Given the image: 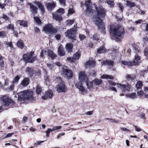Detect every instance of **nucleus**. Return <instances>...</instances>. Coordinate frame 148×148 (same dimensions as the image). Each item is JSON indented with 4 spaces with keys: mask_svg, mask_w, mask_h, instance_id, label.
Here are the masks:
<instances>
[{
    "mask_svg": "<svg viewBox=\"0 0 148 148\" xmlns=\"http://www.w3.org/2000/svg\"><path fill=\"white\" fill-rule=\"evenodd\" d=\"M95 9L97 13V16L95 17V23L98 27L101 32H104L105 28L102 20L100 18H104L106 15V10L102 6H100L98 7L95 6Z\"/></svg>",
    "mask_w": 148,
    "mask_h": 148,
    "instance_id": "obj_1",
    "label": "nucleus"
},
{
    "mask_svg": "<svg viewBox=\"0 0 148 148\" xmlns=\"http://www.w3.org/2000/svg\"><path fill=\"white\" fill-rule=\"evenodd\" d=\"M125 33L124 28L121 25H118L114 26L113 25H111L110 33L112 36L117 40L120 41L122 38Z\"/></svg>",
    "mask_w": 148,
    "mask_h": 148,
    "instance_id": "obj_2",
    "label": "nucleus"
},
{
    "mask_svg": "<svg viewBox=\"0 0 148 148\" xmlns=\"http://www.w3.org/2000/svg\"><path fill=\"white\" fill-rule=\"evenodd\" d=\"M33 92L31 90L28 89L20 92L18 95V99L20 101L25 100L34 101V98L33 96Z\"/></svg>",
    "mask_w": 148,
    "mask_h": 148,
    "instance_id": "obj_3",
    "label": "nucleus"
},
{
    "mask_svg": "<svg viewBox=\"0 0 148 148\" xmlns=\"http://www.w3.org/2000/svg\"><path fill=\"white\" fill-rule=\"evenodd\" d=\"M56 80L58 84L57 86V90L58 93L66 92L67 90V88L65 85L64 82L59 77H56Z\"/></svg>",
    "mask_w": 148,
    "mask_h": 148,
    "instance_id": "obj_4",
    "label": "nucleus"
},
{
    "mask_svg": "<svg viewBox=\"0 0 148 148\" xmlns=\"http://www.w3.org/2000/svg\"><path fill=\"white\" fill-rule=\"evenodd\" d=\"M74 27H75L67 30L65 33L66 36L72 40H75L76 37V32L77 29L75 25Z\"/></svg>",
    "mask_w": 148,
    "mask_h": 148,
    "instance_id": "obj_5",
    "label": "nucleus"
},
{
    "mask_svg": "<svg viewBox=\"0 0 148 148\" xmlns=\"http://www.w3.org/2000/svg\"><path fill=\"white\" fill-rule=\"evenodd\" d=\"M134 60L132 61H121L122 63L124 65L128 66H132L138 65L140 62V56H135Z\"/></svg>",
    "mask_w": 148,
    "mask_h": 148,
    "instance_id": "obj_6",
    "label": "nucleus"
},
{
    "mask_svg": "<svg viewBox=\"0 0 148 148\" xmlns=\"http://www.w3.org/2000/svg\"><path fill=\"white\" fill-rule=\"evenodd\" d=\"M43 30L46 33H48L50 34L56 33L57 31L51 24H48L43 27Z\"/></svg>",
    "mask_w": 148,
    "mask_h": 148,
    "instance_id": "obj_7",
    "label": "nucleus"
},
{
    "mask_svg": "<svg viewBox=\"0 0 148 148\" xmlns=\"http://www.w3.org/2000/svg\"><path fill=\"white\" fill-rule=\"evenodd\" d=\"M1 103L5 106H8L10 104H14L15 102L12 100L10 99L6 96H2L1 98Z\"/></svg>",
    "mask_w": 148,
    "mask_h": 148,
    "instance_id": "obj_8",
    "label": "nucleus"
},
{
    "mask_svg": "<svg viewBox=\"0 0 148 148\" xmlns=\"http://www.w3.org/2000/svg\"><path fill=\"white\" fill-rule=\"evenodd\" d=\"M62 73L63 75L67 79H69L73 77V73L72 70L68 69L66 66H64L62 69Z\"/></svg>",
    "mask_w": 148,
    "mask_h": 148,
    "instance_id": "obj_9",
    "label": "nucleus"
},
{
    "mask_svg": "<svg viewBox=\"0 0 148 148\" xmlns=\"http://www.w3.org/2000/svg\"><path fill=\"white\" fill-rule=\"evenodd\" d=\"M118 87L121 90L122 92L125 93L126 91H129L131 88V86L128 84H121L117 83Z\"/></svg>",
    "mask_w": 148,
    "mask_h": 148,
    "instance_id": "obj_10",
    "label": "nucleus"
},
{
    "mask_svg": "<svg viewBox=\"0 0 148 148\" xmlns=\"http://www.w3.org/2000/svg\"><path fill=\"white\" fill-rule=\"evenodd\" d=\"M88 77L85 75L84 72H80L79 73V81L85 82L86 81L88 80Z\"/></svg>",
    "mask_w": 148,
    "mask_h": 148,
    "instance_id": "obj_11",
    "label": "nucleus"
},
{
    "mask_svg": "<svg viewBox=\"0 0 148 148\" xmlns=\"http://www.w3.org/2000/svg\"><path fill=\"white\" fill-rule=\"evenodd\" d=\"M53 95V91L52 90H49L45 92L44 95L42 97V99L45 100L47 99L51 98Z\"/></svg>",
    "mask_w": 148,
    "mask_h": 148,
    "instance_id": "obj_12",
    "label": "nucleus"
},
{
    "mask_svg": "<svg viewBox=\"0 0 148 148\" xmlns=\"http://www.w3.org/2000/svg\"><path fill=\"white\" fill-rule=\"evenodd\" d=\"M84 82L79 81L77 82L75 84V86L78 88L79 91L82 93L84 92L85 91V89L83 86L82 83Z\"/></svg>",
    "mask_w": 148,
    "mask_h": 148,
    "instance_id": "obj_13",
    "label": "nucleus"
},
{
    "mask_svg": "<svg viewBox=\"0 0 148 148\" xmlns=\"http://www.w3.org/2000/svg\"><path fill=\"white\" fill-rule=\"evenodd\" d=\"M23 60L27 62H33L36 59L35 56H23Z\"/></svg>",
    "mask_w": 148,
    "mask_h": 148,
    "instance_id": "obj_14",
    "label": "nucleus"
},
{
    "mask_svg": "<svg viewBox=\"0 0 148 148\" xmlns=\"http://www.w3.org/2000/svg\"><path fill=\"white\" fill-rule=\"evenodd\" d=\"M95 62L94 60H89L85 63V67L86 68H91L95 66Z\"/></svg>",
    "mask_w": 148,
    "mask_h": 148,
    "instance_id": "obj_15",
    "label": "nucleus"
},
{
    "mask_svg": "<svg viewBox=\"0 0 148 148\" xmlns=\"http://www.w3.org/2000/svg\"><path fill=\"white\" fill-rule=\"evenodd\" d=\"M25 72L29 76L32 77L34 74V70L32 68L27 67L25 69Z\"/></svg>",
    "mask_w": 148,
    "mask_h": 148,
    "instance_id": "obj_16",
    "label": "nucleus"
},
{
    "mask_svg": "<svg viewBox=\"0 0 148 148\" xmlns=\"http://www.w3.org/2000/svg\"><path fill=\"white\" fill-rule=\"evenodd\" d=\"M34 4L37 5L38 6L39 9L41 10L42 13H43L45 11V9L44 5L42 4L40 2L36 1L33 2Z\"/></svg>",
    "mask_w": 148,
    "mask_h": 148,
    "instance_id": "obj_17",
    "label": "nucleus"
},
{
    "mask_svg": "<svg viewBox=\"0 0 148 148\" xmlns=\"http://www.w3.org/2000/svg\"><path fill=\"white\" fill-rule=\"evenodd\" d=\"M113 62L110 60H106L105 61H103L101 62V65H108L109 66H113L114 64Z\"/></svg>",
    "mask_w": 148,
    "mask_h": 148,
    "instance_id": "obj_18",
    "label": "nucleus"
},
{
    "mask_svg": "<svg viewBox=\"0 0 148 148\" xmlns=\"http://www.w3.org/2000/svg\"><path fill=\"white\" fill-rule=\"evenodd\" d=\"M56 6V4L54 2L48 3L47 4V7L49 10L51 11Z\"/></svg>",
    "mask_w": 148,
    "mask_h": 148,
    "instance_id": "obj_19",
    "label": "nucleus"
},
{
    "mask_svg": "<svg viewBox=\"0 0 148 148\" xmlns=\"http://www.w3.org/2000/svg\"><path fill=\"white\" fill-rule=\"evenodd\" d=\"M60 14L57 12L53 14V17L56 20L60 21L62 19V17Z\"/></svg>",
    "mask_w": 148,
    "mask_h": 148,
    "instance_id": "obj_20",
    "label": "nucleus"
},
{
    "mask_svg": "<svg viewBox=\"0 0 148 148\" xmlns=\"http://www.w3.org/2000/svg\"><path fill=\"white\" fill-rule=\"evenodd\" d=\"M73 44L71 43H69L66 45V48L67 51L69 52H71L72 51L73 47Z\"/></svg>",
    "mask_w": 148,
    "mask_h": 148,
    "instance_id": "obj_21",
    "label": "nucleus"
},
{
    "mask_svg": "<svg viewBox=\"0 0 148 148\" xmlns=\"http://www.w3.org/2000/svg\"><path fill=\"white\" fill-rule=\"evenodd\" d=\"M28 5L30 6L31 10L32 12L35 14L37 12L38 8L31 3H28Z\"/></svg>",
    "mask_w": 148,
    "mask_h": 148,
    "instance_id": "obj_22",
    "label": "nucleus"
},
{
    "mask_svg": "<svg viewBox=\"0 0 148 148\" xmlns=\"http://www.w3.org/2000/svg\"><path fill=\"white\" fill-rule=\"evenodd\" d=\"M29 79L28 77H26L24 79L21 83V84L23 86H26L29 84Z\"/></svg>",
    "mask_w": 148,
    "mask_h": 148,
    "instance_id": "obj_23",
    "label": "nucleus"
},
{
    "mask_svg": "<svg viewBox=\"0 0 148 148\" xmlns=\"http://www.w3.org/2000/svg\"><path fill=\"white\" fill-rule=\"evenodd\" d=\"M90 2L89 1H87L85 2V5L86 8V11L89 13L92 12V9L91 7L90 6Z\"/></svg>",
    "mask_w": 148,
    "mask_h": 148,
    "instance_id": "obj_24",
    "label": "nucleus"
},
{
    "mask_svg": "<svg viewBox=\"0 0 148 148\" xmlns=\"http://www.w3.org/2000/svg\"><path fill=\"white\" fill-rule=\"evenodd\" d=\"M80 56H73L72 57L67 58V60L70 62H73L76 60L79 59Z\"/></svg>",
    "mask_w": 148,
    "mask_h": 148,
    "instance_id": "obj_25",
    "label": "nucleus"
},
{
    "mask_svg": "<svg viewBox=\"0 0 148 148\" xmlns=\"http://www.w3.org/2000/svg\"><path fill=\"white\" fill-rule=\"evenodd\" d=\"M16 23L24 27L27 26V22L25 21L18 20L16 21Z\"/></svg>",
    "mask_w": 148,
    "mask_h": 148,
    "instance_id": "obj_26",
    "label": "nucleus"
},
{
    "mask_svg": "<svg viewBox=\"0 0 148 148\" xmlns=\"http://www.w3.org/2000/svg\"><path fill=\"white\" fill-rule=\"evenodd\" d=\"M16 45L18 47L21 49H23V48L25 47V45L23 43V41L21 40H18L17 42L16 43Z\"/></svg>",
    "mask_w": 148,
    "mask_h": 148,
    "instance_id": "obj_27",
    "label": "nucleus"
},
{
    "mask_svg": "<svg viewBox=\"0 0 148 148\" xmlns=\"http://www.w3.org/2000/svg\"><path fill=\"white\" fill-rule=\"evenodd\" d=\"M101 78L103 79H113L114 77L112 75H109L107 74H104L101 76Z\"/></svg>",
    "mask_w": 148,
    "mask_h": 148,
    "instance_id": "obj_28",
    "label": "nucleus"
},
{
    "mask_svg": "<svg viewBox=\"0 0 148 148\" xmlns=\"http://www.w3.org/2000/svg\"><path fill=\"white\" fill-rule=\"evenodd\" d=\"M106 50L104 47H100L97 49V53L99 54L103 53L106 51Z\"/></svg>",
    "mask_w": 148,
    "mask_h": 148,
    "instance_id": "obj_29",
    "label": "nucleus"
},
{
    "mask_svg": "<svg viewBox=\"0 0 148 148\" xmlns=\"http://www.w3.org/2000/svg\"><path fill=\"white\" fill-rule=\"evenodd\" d=\"M58 52L59 55L60 56H64L65 54V52L63 48L60 46H59L58 48Z\"/></svg>",
    "mask_w": 148,
    "mask_h": 148,
    "instance_id": "obj_30",
    "label": "nucleus"
},
{
    "mask_svg": "<svg viewBox=\"0 0 148 148\" xmlns=\"http://www.w3.org/2000/svg\"><path fill=\"white\" fill-rule=\"evenodd\" d=\"M125 97H126L130 98L131 99H134L136 97V94L135 93L127 94L125 95Z\"/></svg>",
    "mask_w": 148,
    "mask_h": 148,
    "instance_id": "obj_31",
    "label": "nucleus"
},
{
    "mask_svg": "<svg viewBox=\"0 0 148 148\" xmlns=\"http://www.w3.org/2000/svg\"><path fill=\"white\" fill-rule=\"evenodd\" d=\"M55 129H54V127L52 128H48L47 130L45 131V133H46V136L47 137H48L50 133L53 131H55Z\"/></svg>",
    "mask_w": 148,
    "mask_h": 148,
    "instance_id": "obj_32",
    "label": "nucleus"
},
{
    "mask_svg": "<svg viewBox=\"0 0 148 148\" xmlns=\"http://www.w3.org/2000/svg\"><path fill=\"white\" fill-rule=\"evenodd\" d=\"M42 91L41 87L39 85H37L36 87V92L37 94H40Z\"/></svg>",
    "mask_w": 148,
    "mask_h": 148,
    "instance_id": "obj_33",
    "label": "nucleus"
},
{
    "mask_svg": "<svg viewBox=\"0 0 148 148\" xmlns=\"http://www.w3.org/2000/svg\"><path fill=\"white\" fill-rule=\"evenodd\" d=\"M20 78V77L17 75L13 79L12 83L13 84H14L17 83Z\"/></svg>",
    "mask_w": 148,
    "mask_h": 148,
    "instance_id": "obj_34",
    "label": "nucleus"
},
{
    "mask_svg": "<svg viewBox=\"0 0 148 148\" xmlns=\"http://www.w3.org/2000/svg\"><path fill=\"white\" fill-rule=\"evenodd\" d=\"M126 5L127 6L129 7L130 8H132L135 6V4L134 2H132L129 1H127Z\"/></svg>",
    "mask_w": 148,
    "mask_h": 148,
    "instance_id": "obj_35",
    "label": "nucleus"
},
{
    "mask_svg": "<svg viewBox=\"0 0 148 148\" xmlns=\"http://www.w3.org/2000/svg\"><path fill=\"white\" fill-rule=\"evenodd\" d=\"M85 82L86 83V86L88 89H90L92 87V82H89L88 79Z\"/></svg>",
    "mask_w": 148,
    "mask_h": 148,
    "instance_id": "obj_36",
    "label": "nucleus"
},
{
    "mask_svg": "<svg viewBox=\"0 0 148 148\" xmlns=\"http://www.w3.org/2000/svg\"><path fill=\"white\" fill-rule=\"evenodd\" d=\"M93 82L97 85H99L102 84V81L101 79H96L93 81Z\"/></svg>",
    "mask_w": 148,
    "mask_h": 148,
    "instance_id": "obj_37",
    "label": "nucleus"
},
{
    "mask_svg": "<svg viewBox=\"0 0 148 148\" xmlns=\"http://www.w3.org/2000/svg\"><path fill=\"white\" fill-rule=\"evenodd\" d=\"M142 86V82L140 81H138L136 84V88L137 89L141 88Z\"/></svg>",
    "mask_w": 148,
    "mask_h": 148,
    "instance_id": "obj_38",
    "label": "nucleus"
},
{
    "mask_svg": "<svg viewBox=\"0 0 148 148\" xmlns=\"http://www.w3.org/2000/svg\"><path fill=\"white\" fill-rule=\"evenodd\" d=\"M135 75H128L126 76V78L127 80H132L134 79L135 78Z\"/></svg>",
    "mask_w": 148,
    "mask_h": 148,
    "instance_id": "obj_39",
    "label": "nucleus"
},
{
    "mask_svg": "<svg viewBox=\"0 0 148 148\" xmlns=\"http://www.w3.org/2000/svg\"><path fill=\"white\" fill-rule=\"evenodd\" d=\"M34 19L35 22L38 25H41V22L40 19V18L37 17H34Z\"/></svg>",
    "mask_w": 148,
    "mask_h": 148,
    "instance_id": "obj_40",
    "label": "nucleus"
},
{
    "mask_svg": "<svg viewBox=\"0 0 148 148\" xmlns=\"http://www.w3.org/2000/svg\"><path fill=\"white\" fill-rule=\"evenodd\" d=\"M106 2L111 7H113L114 5V3L113 1L106 0Z\"/></svg>",
    "mask_w": 148,
    "mask_h": 148,
    "instance_id": "obj_41",
    "label": "nucleus"
},
{
    "mask_svg": "<svg viewBox=\"0 0 148 148\" xmlns=\"http://www.w3.org/2000/svg\"><path fill=\"white\" fill-rule=\"evenodd\" d=\"M44 79L46 85L47 86H48L49 84L48 76L46 75V76L45 77Z\"/></svg>",
    "mask_w": 148,
    "mask_h": 148,
    "instance_id": "obj_42",
    "label": "nucleus"
},
{
    "mask_svg": "<svg viewBox=\"0 0 148 148\" xmlns=\"http://www.w3.org/2000/svg\"><path fill=\"white\" fill-rule=\"evenodd\" d=\"M47 54L48 56H56L52 50L49 49L48 50Z\"/></svg>",
    "mask_w": 148,
    "mask_h": 148,
    "instance_id": "obj_43",
    "label": "nucleus"
},
{
    "mask_svg": "<svg viewBox=\"0 0 148 148\" xmlns=\"http://www.w3.org/2000/svg\"><path fill=\"white\" fill-rule=\"evenodd\" d=\"M7 28L14 30V25L13 24H9L7 26Z\"/></svg>",
    "mask_w": 148,
    "mask_h": 148,
    "instance_id": "obj_44",
    "label": "nucleus"
},
{
    "mask_svg": "<svg viewBox=\"0 0 148 148\" xmlns=\"http://www.w3.org/2000/svg\"><path fill=\"white\" fill-rule=\"evenodd\" d=\"M117 5L119 8V10L121 12H122L123 10V6L120 3H118L117 4Z\"/></svg>",
    "mask_w": 148,
    "mask_h": 148,
    "instance_id": "obj_45",
    "label": "nucleus"
},
{
    "mask_svg": "<svg viewBox=\"0 0 148 148\" xmlns=\"http://www.w3.org/2000/svg\"><path fill=\"white\" fill-rule=\"evenodd\" d=\"M6 44L10 47L11 49H13L14 47L13 45L11 42H6Z\"/></svg>",
    "mask_w": 148,
    "mask_h": 148,
    "instance_id": "obj_46",
    "label": "nucleus"
},
{
    "mask_svg": "<svg viewBox=\"0 0 148 148\" xmlns=\"http://www.w3.org/2000/svg\"><path fill=\"white\" fill-rule=\"evenodd\" d=\"M74 22V21L73 20H69L67 21V24L68 25H71Z\"/></svg>",
    "mask_w": 148,
    "mask_h": 148,
    "instance_id": "obj_47",
    "label": "nucleus"
},
{
    "mask_svg": "<svg viewBox=\"0 0 148 148\" xmlns=\"http://www.w3.org/2000/svg\"><path fill=\"white\" fill-rule=\"evenodd\" d=\"M57 12L61 15L64 13V9L62 8L59 9L57 10Z\"/></svg>",
    "mask_w": 148,
    "mask_h": 148,
    "instance_id": "obj_48",
    "label": "nucleus"
},
{
    "mask_svg": "<svg viewBox=\"0 0 148 148\" xmlns=\"http://www.w3.org/2000/svg\"><path fill=\"white\" fill-rule=\"evenodd\" d=\"M54 64H47V66L48 67L49 69H52L54 67Z\"/></svg>",
    "mask_w": 148,
    "mask_h": 148,
    "instance_id": "obj_49",
    "label": "nucleus"
},
{
    "mask_svg": "<svg viewBox=\"0 0 148 148\" xmlns=\"http://www.w3.org/2000/svg\"><path fill=\"white\" fill-rule=\"evenodd\" d=\"M74 12V10L73 9L70 8L69 10L68 14L67 15L68 16H69V14H73Z\"/></svg>",
    "mask_w": 148,
    "mask_h": 148,
    "instance_id": "obj_50",
    "label": "nucleus"
},
{
    "mask_svg": "<svg viewBox=\"0 0 148 148\" xmlns=\"http://www.w3.org/2000/svg\"><path fill=\"white\" fill-rule=\"evenodd\" d=\"M79 37L81 40H83L85 38L86 36L84 35L80 34L79 35Z\"/></svg>",
    "mask_w": 148,
    "mask_h": 148,
    "instance_id": "obj_51",
    "label": "nucleus"
},
{
    "mask_svg": "<svg viewBox=\"0 0 148 148\" xmlns=\"http://www.w3.org/2000/svg\"><path fill=\"white\" fill-rule=\"evenodd\" d=\"M108 82L109 84L110 85L115 86L116 84V83L112 81L108 80Z\"/></svg>",
    "mask_w": 148,
    "mask_h": 148,
    "instance_id": "obj_52",
    "label": "nucleus"
},
{
    "mask_svg": "<svg viewBox=\"0 0 148 148\" xmlns=\"http://www.w3.org/2000/svg\"><path fill=\"white\" fill-rule=\"evenodd\" d=\"M2 18L5 20V21H8L9 20V17L5 14H3Z\"/></svg>",
    "mask_w": 148,
    "mask_h": 148,
    "instance_id": "obj_53",
    "label": "nucleus"
},
{
    "mask_svg": "<svg viewBox=\"0 0 148 148\" xmlns=\"http://www.w3.org/2000/svg\"><path fill=\"white\" fill-rule=\"evenodd\" d=\"M6 35V32H5L1 31L0 32V36H5Z\"/></svg>",
    "mask_w": 148,
    "mask_h": 148,
    "instance_id": "obj_54",
    "label": "nucleus"
},
{
    "mask_svg": "<svg viewBox=\"0 0 148 148\" xmlns=\"http://www.w3.org/2000/svg\"><path fill=\"white\" fill-rule=\"evenodd\" d=\"M47 52L45 50H43L40 53V56H44L47 54Z\"/></svg>",
    "mask_w": 148,
    "mask_h": 148,
    "instance_id": "obj_55",
    "label": "nucleus"
},
{
    "mask_svg": "<svg viewBox=\"0 0 148 148\" xmlns=\"http://www.w3.org/2000/svg\"><path fill=\"white\" fill-rule=\"evenodd\" d=\"M121 130L122 131H127V132H130V130L127 129L126 128L124 127H121Z\"/></svg>",
    "mask_w": 148,
    "mask_h": 148,
    "instance_id": "obj_56",
    "label": "nucleus"
},
{
    "mask_svg": "<svg viewBox=\"0 0 148 148\" xmlns=\"http://www.w3.org/2000/svg\"><path fill=\"white\" fill-rule=\"evenodd\" d=\"M137 94L138 95L141 96L144 94V92L142 90H140L139 91H138L137 92Z\"/></svg>",
    "mask_w": 148,
    "mask_h": 148,
    "instance_id": "obj_57",
    "label": "nucleus"
},
{
    "mask_svg": "<svg viewBox=\"0 0 148 148\" xmlns=\"http://www.w3.org/2000/svg\"><path fill=\"white\" fill-rule=\"evenodd\" d=\"M93 39L94 40H98V36L97 34H94L93 37Z\"/></svg>",
    "mask_w": 148,
    "mask_h": 148,
    "instance_id": "obj_58",
    "label": "nucleus"
},
{
    "mask_svg": "<svg viewBox=\"0 0 148 148\" xmlns=\"http://www.w3.org/2000/svg\"><path fill=\"white\" fill-rule=\"evenodd\" d=\"M2 56H0V66L2 67L3 64V62L2 60Z\"/></svg>",
    "mask_w": 148,
    "mask_h": 148,
    "instance_id": "obj_59",
    "label": "nucleus"
},
{
    "mask_svg": "<svg viewBox=\"0 0 148 148\" xmlns=\"http://www.w3.org/2000/svg\"><path fill=\"white\" fill-rule=\"evenodd\" d=\"M59 1L62 5H65V0H59Z\"/></svg>",
    "mask_w": 148,
    "mask_h": 148,
    "instance_id": "obj_60",
    "label": "nucleus"
},
{
    "mask_svg": "<svg viewBox=\"0 0 148 148\" xmlns=\"http://www.w3.org/2000/svg\"><path fill=\"white\" fill-rule=\"evenodd\" d=\"M14 134V133L13 132L10 133L8 134L6 136L5 138H7L8 137H10L12 136L13 134Z\"/></svg>",
    "mask_w": 148,
    "mask_h": 148,
    "instance_id": "obj_61",
    "label": "nucleus"
},
{
    "mask_svg": "<svg viewBox=\"0 0 148 148\" xmlns=\"http://www.w3.org/2000/svg\"><path fill=\"white\" fill-rule=\"evenodd\" d=\"M14 84H13L11 85L9 87V90H13L14 88Z\"/></svg>",
    "mask_w": 148,
    "mask_h": 148,
    "instance_id": "obj_62",
    "label": "nucleus"
},
{
    "mask_svg": "<svg viewBox=\"0 0 148 148\" xmlns=\"http://www.w3.org/2000/svg\"><path fill=\"white\" fill-rule=\"evenodd\" d=\"M9 82V80L8 79H5V83H4V85H8Z\"/></svg>",
    "mask_w": 148,
    "mask_h": 148,
    "instance_id": "obj_63",
    "label": "nucleus"
},
{
    "mask_svg": "<svg viewBox=\"0 0 148 148\" xmlns=\"http://www.w3.org/2000/svg\"><path fill=\"white\" fill-rule=\"evenodd\" d=\"M93 114V111H89L87 112L86 113V115H92Z\"/></svg>",
    "mask_w": 148,
    "mask_h": 148,
    "instance_id": "obj_64",
    "label": "nucleus"
}]
</instances>
